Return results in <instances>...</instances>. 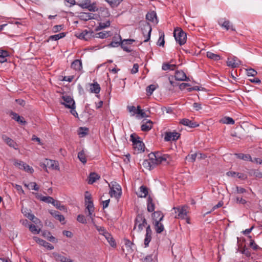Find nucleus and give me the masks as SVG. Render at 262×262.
Here are the masks:
<instances>
[{
  "mask_svg": "<svg viewBox=\"0 0 262 262\" xmlns=\"http://www.w3.org/2000/svg\"><path fill=\"white\" fill-rule=\"evenodd\" d=\"M146 18L152 22L154 21L155 19L157 20V18L156 13L154 11L148 12L146 15Z\"/></svg>",
  "mask_w": 262,
  "mask_h": 262,
  "instance_id": "obj_34",
  "label": "nucleus"
},
{
  "mask_svg": "<svg viewBox=\"0 0 262 262\" xmlns=\"http://www.w3.org/2000/svg\"><path fill=\"white\" fill-rule=\"evenodd\" d=\"M173 36L176 40L182 46L185 43L187 38L186 34L184 32L182 29L177 28L174 29L173 32Z\"/></svg>",
  "mask_w": 262,
  "mask_h": 262,
  "instance_id": "obj_4",
  "label": "nucleus"
},
{
  "mask_svg": "<svg viewBox=\"0 0 262 262\" xmlns=\"http://www.w3.org/2000/svg\"><path fill=\"white\" fill-rule=\"evenodd\" d=\"M110 26V20H107L105 23H100L99 26L96 28V30L98 31L99 30H101L106 27H108Z\"/></svg>",
  "mask_w": 262,
  "mask_h": 262,
  "instance_id": "obj_50",
  "label": "nucleus"
},
{
  "mask_svg": "<svg viewBox=\"0 0 262 262\" xmlns=\"http://www.w3.org/2000/svg\"><path fill=\"white\" fill-rule=\"evenodd\" d=\"M116 188L117 191L115 190L113 187L111 188L110 194L111 196L114 195L116 198H119L121 194V189L119 185H117Z\"/></svg>",
  "mask_w": 262,
  "mask_h": 262,
  "instance_id": "obj_22",
  "label": "nucleus"
},
{
  "mask_svg": "<svg viewBox=\"0 0 262 262\" xmlns=\"http://www.w3.org/2000/svg\"><path fill=\"white\" fill-rule=\"evenodd\" d=\"M28 227L29 228L30 231L34 234L39 233L40 231V229H38L36 226L33 224L28 225Z\"/></svg>",
  "mask_w": 262,
  "mask_h": 262,
  "instance_id": "obj_52",
  "label": "nucleus"
},
{
  "mask_svg": "<svg viewBox=\"0 0 262 262\" xmlns=\"http://www.w3.org/2000/svg\"><path fill=\"white\" fill-rule=\"evenodd\" d=\"M11 115L12 116V118L13 119L18 122L21 125H25L27 124V122L25 120L24 117H20L17 113L13 112H11Z\"/></svg>",
  "mask_w": 262,
  "mask_h": 262,
  "instance_id": "obj_16",
  "label": "nucleus"
},
{
  "mask_svg": "<svg viewBox=\"0 0 262 262\" xmlns=\"http://www.w3.org/2000/svg\"><path fill=\"white\" fill-rule=\"evenodd\" d=\"M147 208L149 212L154 211L155 210V204L153 203L152 199L150 196H149L147 198Z\"/></svg>",
  "mask_w": 262,
  "mask_h": 262,
  "instance_id": "obj_30",
  "label": "nucleus"
},
{
  "mask_svg": "<svg viewBox=\"0 0 262 262\" xmlns=\"http://www.w3.org/2000/svg\"><path fill=\"white\" fill-rule=\"evenodd\" d=\"M91 201H92L91 195L88 191H86L85 193V203Z\"/></svg>",
  "mask_w": 262,
  "mask_h": 262,
  "instance_id": "obj_62",
  "label": "nucleus"
},
{
  "mask_svg": "<svg viewBox=\"0 0 262 262\" xmlns=\"http://www.w3.org/2000/svg\"><path fill=\"white\" fill-rule=\"evenodd\" d=\"M180 134L176 132H166L165 133L164 140L166 141H176L180 138Z\"/></svg>",
  "mask_w": 262,
  "mask_h": 262,
  "instance_id": "obj_10",
  "label": "nucleus"
},
{
  "mask_svg": "<svg viewBox=\"0 0 262 262\" xmlns=\"http://www.w3.org/2000/svg\"><path fill=\"white\" fill-rule=\"evenodd\" d=\"M66 35V34L63 32L59 33L58 34L50 36L49 37V39L53 40H58L60 38H63Z\"/></svg>",
  "mask_w": 262,
  "mask_h": 262,
  "instance_id": "obj_43",
  "label": "nucleus"
},
{
  "mask_svg": "<svg viewBox=\"0 0 262 262\" xmlns=\"http://www.w3.org/2000/svg\"><path fill=\"white\" fill-rule=\"evenodd\" d=\"M25 171L29 172L30 173H32L33 172L34 170L33 169L30 167L29 165L25 163V165H24V167H23V169Z\"/></svg>",
  "mask_w": 262,
  "mask_h": 262,
  "instance_id": "obj_60",
  "label": "nucleus"
},
{
  "mask_svg": "<svg viewBox=\"0 0 262 262\" xmlns=\"http://www.w3.org/2000/svg\"><path fill=\"white\" fill-rule=\"evenodd\" d=\"M241 64V61L237 57L234 56H230L228 58L227 65L228 67L235 68L238 67Z\"/></svg>",
  "mask_w": 262,
  "mask_h": 262,
  "instance_id": "obj_9",
  "label": "nucleus"
},
{
  "mask_svg": "<svg viewBox=\"0 0 262 262\" xmlns=\"http://www.w3.org/2000/svg\"><path fill=\"white\" fill-rule=\"evenodd\" d=\"M9 56V54L7 51L0 50V62L3 63L7 61L6 57Z\"/></svg>",
  "mask_w": 262,
  "mask_h": 262,
  "instance_id": "obj_33",
  "label": "nucleus"
},
{
  "mask_svg": "<svg viewBox=\"0 0 262 262\" xmlns=\"http://www.w3.org/2000/svg\"><path fill=\"white\" fill-rule=\"evenodd\" d=\"M71 68L75 71H80L82 69V62L80 60L76 59L71 64Z\"/></svg>",
  "mask_w": 262,
  "mask_h": 262,
  "instance_id": "obj_18",
  "label": "nucleus"
},
{
  "mask_svg": "<svg viewBox=\"0 0 262 262\" xmlns=\"http://www.w3.org/2000/svg\"><path fill=\"white\" fill-rule=\"evenodd\" d=\"M257 74V72L256 71L253 69H250L247 70V75L248 76H255Z\"/></svg>",
  "mask_w": 262,
  "mask_h": 262,
  "instance_id": "obj_59",
  "label": "nucleus"
},
{
  "mask_svg": "<svg viewBox=\"0 0 262 262\" xmlns=\"http://www.w3.org/2000/svg\"><path fill=\"white\" fill-rule=\"evenodd\" d=\"M95 226H96V229L99 232L100 234H101V235L104 236V235H106V233H108L103 227L96 226V225Z\"/></svg>",
  "mask_w": 262,
  "mask_h": 262,
  "instance_id": "obj_53",
  "label": "nucleus"
},
{
  "mask_svg": "<svg viewBox=\"0 0 262 262\" xmlns=\"http://www.w3.org/2000/svg\"><path fill=\"white\" fill-rule=\"evenodd\" d=\"M156 88V85L154 84H150L148 85L146 89L147 95L148 96H150L155 90Z\"/></svg>",
  "mask_w": 262,
  "mask_h": 262,
  "instance_id": "obj_49",
  "label": "nucleus"
},
{
  "mask_svg": "<svg viewBox=\"0 0 262 262\" xmlns=\"http://www.w3.org/2000/svg\"><path fill=\"white\" fill-rule=\"evenodd\" d=\"M62 29V25H55L52 28L53 32H57Z\"/></svg>",
  "mask_w": 262,
  "mask_h": 262,
  "instance_id": "obj_64",
  "label": "nucleus"
},
{
  "mask_svg": "<svg viewBox=\"0 0 262 262\" xmlns=\"http://www.w3.org/2000/svg\"><path fill=\"white\" fill-rule=\"evenodd\" d=\"M2 139L10 147H13L14 149H16V143L14 142L12 139L5 135L2 136Z\"/></svg>",
  "mask_w": 262,
  "mask_h": 262,
  "instance_id": "obj_20",
  "label": "nucleus"
},
{
  "mask_svg": "<svg viewBox=\"0 0 262 262\" xmlns=\"http://www.w3.org/2000/svg\"><path fill=\"white\" fill-rule=\"evenodd\" d=\"M14 164L15 166L18 167L19 169H23L24 165H25V163L21 161L15 160Z\"/></svg>",
  "mask_w": 262,
  "mask_h": 262,
  "instance_id": "obj_57",
  "label": "nucleus"
},
{
  "mask_svg": "<svg viewBox=\"0 0 262 262\" xmlns=\"http://www.w3.org/2000/svg\"><path fill=\"white\" fill-rule=\"evenodd\" d=\"M86 209H88L89 213H92L94 210V207L93 201L86 202Z\"/></svg>",
  "mask_w": 262,
  "mask_h": 262,
  "instance_id": "obj_48",
  "label": "nucleus"
},
{
  "mask_svg": "<svg viewBox=\"0 0 262 262\" xmlns=\"http://www.w3.org/2000/svg\"><path fill=\"white\" fill-rule=\"evenodd\" d=\"M25 215L28 219L32 221L35 224H38L40 222L39 220L33 214H26Z\"/></svg>",
  "mask_w": 262,
  "mask_h": 262,
  "instance_id": "obj_39",
  "label": "nucleus"
},
{
  "mask_svg": "<svg viewBox=\"0 0 262 262\" xmlns=\"http://www.w3.org/2000/svg\"><path fill=\"white\" fill-rule=\"evenodd\" d=\"M164 33H162L159 38L158 41L157 42V45L159 46L163 47L164 46Z\"/></svg>",
  "mask_w": 262,
  "mask_h": 262,
  "instance_id": "obj_55",
  "label": "nucleus"
},
{
  "mask_svg": "<svg viewBox=\"0 0 262 262\" xmlns=\"http://www.w3.org/2000/svg\"><path fill=\"white\" fill-rule=\"evenodd\" d=\"M175 218L181 219L182 221H184L188 224H190V219L188 216L187 214H177L175 216Z\"/></svg>",
  "mask_w": 262,
  "mask_h": 262,
  "instance_id": "obj_35",
  "label": "nucleus"
},
{
  "mask_svg": "<svg viewBox=\"0 0 262 262\" xmlns=\"http://www.w3.org/2000/svg\"><path fill=\"white\" fill-rule=\"evenodd\" d=\"M78 158L79 160L83 163L85 164L86 163V159L85 154L83 150L80 151L78 154Z\"/></svg>",
  "mask_w": 262,
  "mask_h": 262,
  "instance_id": "obj_37",
  "label": "nucleus"
},
{
  "mask_svg": "<svg viewBox=\"0 0 262 262\" xmlns=\"http://www.w3.org/2000/svg\"><path fill=\"white\" fill-rule=\"evenodd\" d=\"M221 121L222 123L227 124H234L235 123L234 120L229 117H225L221 120Z\"/></svg>",
  "mask_w": 262,
  "mask_h": 262,
  "instance_id": "obj_42",
  "label": "nucleus"
},
{
  "mask_svg": "<svg viewBox=\"0 0 262 262\" xmlns=\"http://www.w3.org/2000/svg\"><path fill=\"white\" fill-rule=\"evenodd\" d=\"M127 109L130 113H132V112L133 113V114H132V116H134L135 114H136L137 108L135 107V106H127Z\"/></svg>",
  "mask_w": 262,
  "mask_h": 262,
  "instance_id": "obj_61",
  "label": "nucleus"
},
{
  "mask_svg": "<svg viewBox=\"0 0 262 262\" xmlns=\"http://www.w3.org/2000/svg\"><path fill=\"white\" fill-rule=\"evenodd\" d=\"M152 122L150 120L147 121L145 123L141 125V130L143 132L149 131L152 127Z\"/></svg>",
  "mask_w": 262,
  "mask_h": 262,
  "instance_id": "obj_26",
  "label": "nucleus"
},
{
  "mask_svg": "<svg viewBox=\"0 0 262 262\" xmlns=\"http://www.w3.org/2000/svg\"><path fill=\"white\" fill-rule=\"evenodd\" d=\"M136 114L140 115L142 118L149 117L148 115L144 112L143 110H141V107L139 105L137 107Z\"/></svg>",
  "mask_w": 262,
  "mask_h": 262,
  "instance_id": "obj_40",
  "label": "nucleus"
},
{
  "mask_svg": "<svg viewBox=\"0 0 262 262\" xmlns=\"http://www.w3.org/2000/svg\"><path fill=\"white\" fill-rule=\"evenodd\" d=\"M152 230L150 225L147 226L146 228V234L144 241L145 247L149 246V244L151 240Z\"/></svg>",
  "mask_w": 262,
  "mask_h": 262,
  "instance_id": "obj_11",
  "label": "nucleus"
},
{
  "mask_svg": "<svg viewBox=\"0 0 262 262\" xmlns=\"http://www.w3.org/2000/svg\"><path fill=\"white\" fill-rule=\"evenodd\" d=\"M104 236L110 244L111 246L112 247H116V243L115 241L110 233H106V235H104Z\"/></svg>",
  "mask_w": 262,
  "mask_h": 262,
  "instance_id": "obj_28",
  "label": "nucleus"
},
{
  "mask_svg": "<svg viewBox=\"0 0 262 262\" xmlns=\"http://www.w3.org/2000/svg\"><path fill=\"white\" fill-rule=\"evenodd\" d=\"M236 157L240 159H243L245 161H248L251 160V156L248 154H235Z\"/></svg>",
  "mask_w": 262,
  "mask_h": 262,
  "instance_id": "obj_38",
  "label": "nucleus"
},
{
  "mask_svg": "<svg viewBox=\"0 0 262 262\" xmlns=\"http://www.w3.org/2000/svg\"><path fill=\"white\" fill-rule=\"evenodd\" d=\"M143 166L148 169L151 170L156 166L155 160L149 158L148 160H145L142 163Z\"/></svg>",
  "mask_w": 262,
  "mask_h": 262,
  "instance_id": "obj_14",
  "label": "nucleus"
},
{
  "mask_svg": "<svg viewBox=\"0 0 262 262\" xmlns=\"http://www.w3.org/2000/svg\"><path fill=\"white\" fill-rule=\"evenodd\" d=\"M249 173L250 176H253L257 178H262V172L258 170H251Z\"/></svg>",
  "mask_w": 262,
  "mask_h": 262,
  "instance_id": "obj_44",
  "label": "nucleus"
},
{
  "mask_svg": "<svg viewBox=\"0 0 262 262\" xmlns=\"http://www.w3.org/2000/svg\"><path fill=\"white\" fill-rule=\"evenodd\" d=\"M148 225H149L147 224L143 214H138L135 220L133 230H137L138 232L140 233L143 231L144 228H146Z\"/></svg>",
  "mask_w": 262,
  "mask_h": 262,
  "instance_id": "obj_2",
  "label": "nucleus"
},
{
  "mask_svg": "<svg viewBox=\"0 0 262 262\" xmlns=\"http://www.w3.org/2000/svg\"><path fill=\"white\" fill-rule=\"evenodd\" d=\"M153 214V220L154 222L153 224L155 226V229L157 233H161L163 231L164 229V227L163 225L161 223V221L163 220L164 215L163 214H161V216L160 217L159 220H155V217H157L156 215H160V214Z\"/></svg>",
  "mask_w": 262,
  "mask_h": 262,
  "instance_id": "obj_6",
  "label": "nucleus"
},
{
  "mask_svg": "<svg viewBox=\"0 0 262 262\" xmlns=\"http://www.w3.org/2000/svg\"><path fill=\"white\" fill-rule=\"evenodd\" d=\"M250 246L254 250H256L259 248V247L255 243L254 241L252 239L250 240Z\"/></svg>",
  "mask_w": 262,
  "mask_h": 262,
  "instance_id": "obj_63",
  "label": "nucleus"
},
{
  "mask_svg": "<svg viewBox=\"0 0 262 262\" xmlns=\"http://www.w3.org/2000/svg\"><path fill=\"white\" fill-rule=\"evenodd\" d=\"M136 193L139 197L145 198L148 193V188L144 185H142L139 188V192Z\"/></svg>",
  "mask_w": 262,
  "mask_h": 262,
  "instance_id": "obj_17",
  "label": "nucleus"
},
{
  "mask_svg": "<svg viewBox=\"0 0 262 262\" xmlns=\"http://www.w3.org/2000/svg\"><path fill=\"white\" fill-rule=\"evenodd\" d=\"M40 166L42 167L43 168H45L46 171H47V167L56 170L59 169L58 162L52 160L46 159L45 163L42 164Z\"/></svg>",
  "mask_w": 262,
  "mask_h": 262,
  "instance_id": "obj_8",
  "label": "nucleus"
},
{
  "mask_svg": "<svg viewBox=\"0 0 262 262\" xmlns=\"http://www.w3.org/2000/svg\"><path fill=\"white\" fill-rule=\"evenodd\" d=\"M62 99L63 102H61V104L64 105L66 107L69 108H75V101L73 99L67 95L62 96Z\"/></svg>",
  "mask_w": 262,
  "mask_h": 262,
  "instance_id": "obj_7",
  "label": "nucleus"
},
{
  "mask_svg": "<svg viewBox=\"0 0 262 262\" xmlns=\"http://www.w3.org/2000/svg\"><path fill=\"white\" fill-rule=\"evenodd\" d=\"M188 207L186 205H184L182 206H179L177 207H173L172 210L174 211V213H188Z\"/></svg>",
  "mask_w": 262,
  "mask_h": 262,
  "instance_id": "obj_24",
  "label": "nucleus"
},
{
  "mask_svg": "<svg viewBox=\"0 0 262 262\" xmlns=\"http://www.w3.org/2000/svg\"><path fill=\"white\" fill-rule=\"evenodd\" d=\"M90 3H91L90 0H84L80 4L77 3V5H78L82 8L86 9Z\"/></svg>",
  "mask_w": 262,
  "mask_h": 262,
  "instance_id": "obj_56",
  "label": "nucleus"
},
{
  "mask_svg": "<svg viewBox=\"0 0 262 262\" xmlns=\"http://www.w3.org/2000/svg\"><path fill=\"white\" fill-rule=\"evenodd\" d=\"M88 13L85 12H81L79 15V18L81 20L84 21H87L90 20L89 16Z\"/></svg>",
  "mask_w": 262,
  "mask_h": 262,
  "instance_id": "obj_54",
  "label": "nucleus"
},
{
  "mask_svg": "<svg viewBox=\"0 0 262 262\" xmlns=\"http://www.w3.org/2000/svg\"><path fill=\"white\" fill-rule=\"evenodd\" d=\"M100 178V176L95 172L91 173L89 177L88 183L89 184H93L97 180H98Z\"/></svg>",
  "mask_w": 262,
  "mask_h": 262,
  "instance_id": "obj_31",
  "label": "nucleus"
},
{
  "mask_svg": "<svg viewBox=\"0 0 262 262\" xmlns=\"http://www.w3.org/2000/svg\"><path fill=\"white\" fill-rule=\"evenodd\" d=\"M37 198L42 202L47 203H51L52 204H53V202L55 200L51 196H45L41 194H38Z\"/></svg>",
  "mask_w": 262,
  "mask_h": 262,
  "instance_id": "obj_23",
  "label": "nucleus"
},
{
  "mask_svg": "<svg viewBox=\"0 0 262 262\" xmlns=\"http://www.w3.org/2000/svg\"><path fill=\"white\" fill-rule=\"evenodd\" d=\"M52 257L56 260L61 262H73V260L69 257H65L57 252L52 253Z\"/></svg>",
  "mask_w": 262,
  "mask_h": 262,
  "instance_id": "obj_13",
  "label": "nucleus"
},
{
  "mask_svg": "<svg viewBox=\"0 0 262 262\" xmlns=\"http://www.w3.org/2000/svg\"><path fill=\"white\" fill-rule=\"evenodd\" d=\"M53 205L59 210L63 212H67L66 207L63 204H62L60 201L58 200H55V201L53 202Z\"/></svg>",
  "mask_w": 262,
  "mask_h": 262,
  "instance_id": "obj_29",
  "label": "nucleus"
},
{
  "mask_svg": "<svg viewBox=\"0 0 262 262\" xmlns=\"http://www.w3.org/2000/svg\"><path fill=\"white\" fill-rule=\"evenodd\" d=\"M112 7H117L122 0H105Z\"/></svg>",
  "mask_w": 262,
  "mask_h": 262,
  "instance_id": "obj_45",
  "label": "nucleus"
},
{
  "mask_svg": "<svg viewBox=\"0 0 262 262\" xmlns=\"http://www.w3.org/2000/svg\"><path fill=\"white\" fill-rule=\"evenodd\" d=\"M118 39H119V41L116 40H113L109 45V47H118L119 46L121 45V37L120 36H118Z\"/></svg>",
  "mask_w": 262,
  "mask_h": 262,
  "instance_id": "obj_46",
  "label": "nucleus"
},
{
  "mask_svg": "<svg viewBox=\"0 0 262 262\" xmlns=\"http://www.w3.org/2000/svg\"><path fill=\"white\" fill-rule=\"evenodd\" d=\"M227 175L229 177H237L241 180H246L247 178L246 174L243 173L236 172L234 171H228L227 172Z\"/></svg>",
  "mask_w": 262,
  "mask_h": 262,
  "instance_id": "obj_19",
  "label": "nucleus"
},
{
  "mask_svg": "<svg viewBox=\"0 0 262 262\" xmlns=\"http://www.w3.org/2000/svg\"><path fill=\"white\" fill-rule=\"evenodd\" d=\"M54 215V217L60 221V222L62 224H64L66 223L65 222V219L63 215H62L61 214H52Z\"/></svg>",
  "mask_w": 262,
  "mask_h": 262,
  "instance_id": "obj_51",
  "label": "nucleus"
},
{
  "mask_svg": "<svg viewBox=\"0 0 262 262\" xmlns=\"http://www.w3.org/2000/svg\"><path fill=\"white\" fill-rule=\"evenodd\" d=\"M141 30L143 35L145 37V39L143 42H147L150 38V34L152 30L150 25L147 22H144L141 25Z\"/></svg>",
  "mask_w": 262,
  "mask_h": 262,
  "instance_id": "obj_5",
  "label": "nucleus"
},
{
  "mask_svg": "<svg viewBox=\"0 0 262 262\" xmlns=\"http://www.w3.org/2000/svg\"><path fill=\"white\" fill-rule=\"evenodd\" d=\"M90 91L91 93L98 94L100 91V87L99 84L97 82L90 84Z\"/></svg>",
  "mask_w": 262,
  "mask_h": 262,
  "instance_id": "obj_25",
  "label": "nucleus"
},
{
  "mask_svg": "<svg viewBox=\"0 0 262 262\" xmlns=\"http://www.w3.org/2000/svg\"><path fill=\"white\" fill-rule=\"evenodd\" d=\"M207 57L211 59H212L215 61L219 60L221 59V57L219 55L214 54L211 52H207Z\"/></svg>",
  "mask_w": 262,
  "mask_h": 262,
  "instance_id": "obj_36",
  "label": "nucleus"
},
{
  "mask_svg": "<svg viewBox=\"0 0 262 262\" xmlns=\"http://www.w3.org/2000/svg\"><path fill=\"white\" fill-rule=\"evenodd\" d=\"M93 32L84 30L79 34V38L80 39H82L85 40H88L89 39L91 38V36H93Z\"/></svg>",
  "mask_w": 262,
  "mask_h": 262,
  "instance_id": "obj_21",
  "label": "nucleus"
},
{
  "mask_svg": "<svg viewBox=\"0 0 262 262\" xmlns=\"http://www.w3.org/2000/svg\"><path fill=\"white\" fill-rule=\"evenodd\" d=\"M77 221L82 224L86 223V220L84 215L82 214H79L77 218Z\"/></svg>",
  "mask_w": 262,
  "mask_h": 262,
  "instance_id": "obj_58",
  "label": "nucleus"
},
{
  "mask_svg": "<svg viewBox=\"0 0 262 262\" xmlns=\"http://www.w3.org/2000/svg\"><path fill=\"white\" fill-rule=\"evenodd\" d=\"M174 78L176 80L178 81H189V78L186 76V74L183 71H176Z\"/></svg>",
  "mask_w": 262,
  "mask_h": 262,
  "instance_id": "obj_12",
  "label": "nucleus"
},
{
  "mask_svg": "<svg viewBox=\"0 0 262 262\" xmlns=\"http://www.w3.org/2000/svg\"><path fill=\"white\" fill-rule=\"evenodd\" d=\"M219 24L223 27L226 28L227 30L229 29L232 31H235V29L234 28L232 25H231V23L229 20H225L223 23H221L219 21Z\"/></svg>",
  "mask_w": 262,
  "mask_h": 262,
  "instance_id": "obj_27",
  "label": "nucleus"
},
{
  "mask_svg": "<svg viewBox=\"0 0 262 262\" xmlns=\"http://www.w3.org/2000/svg\"><path fill=\"white\" fill-rule=\"evenodd\" d=\"M25 186L29 189H32L36 191H38L39 187L37 186L35 182H30L28 184H25Z\"/></svg>",
  "mask_w": 262,
  "mask_h": 262,
  "instance_id": "obj_41",
  "label": "nucleus"
},
{
  "mask_svg": "<svg viewBox=\"0 0 262 262\" xmlns=\"http://www.w3.org/2000/svg\"><path fill=\"white\" fill-rule=\"evenodd\" d=\"M79 130L78 135H80L81 137L86 135L89 131V129L88 128L82 127H80L79 128Z\"/></svg>",
  "mask_w": 262,
  "mask_h": 262,
  "instance_id": "obj_47",
  "label": "nucleus"
},
{
  "mask_svg": "<svg viewBox=\"0 0 262 262\" xmlns=\"http://www.w3.org/2000/svg\"><path fill=\"white\" fill-rule=\"evenodd\" d=\"M34 239L39 245L43 246L49 250H52L54 249V246L52 244L43 239H40L37 237H34Z\"/></svg>",
  "mask_w": 262,
  "mask_h": 262,
  "instance_id": "obj_15",
  "label": "nucleus"
},
{
  "mask_svg": "<svg viewBox=\"0 0 262 262\" xmlns=\"http://www.w3.org/2000/svg\"><path fill=\"white\" fill-rule=\"evenodd\" d=\"M110 36V32H107L105 31L96 33L95 35H93V36L95 37L100 38H106Z\"/></svg>",
  "mask_w": 262,
  "mask_h": 262,
  "instance_id": "obj_32",
  "label": "nucleus"
},
{
  "mask_svg": "<svg viewBox=\"0 0 262 262\" xmlns=\"http://www.w3.org/2000/svg\"><path fill=\"white\" fill-rule=\"evenodd\" d=\"M140 138L135 134L130 135V140L133 142V146L135 151L137 153H140L144 151V144L140 140Z\"/></svg>",
  "mask_w": 262,
  "mask_h": 262,
  "instance_id": "obj_3",
  "label": "nucleus"
},
{
  "mask_svg": "<svg viewBox=\"0 0 262 262\" xmlns=\"http://www.w3.org/2000/svg\"><path fill=\"white\" fill-rule=\"evenodd\" d=\"M149 158L155 160L156 165L164 163L165 164H170L172 161L171 157L167 154H162L160 152L157 151L155 153L151 152L148 155Z\"/></svg>",
  "mask_w": 262,
  "mask_h": 262,
  "instance_id": "obj_1",
  "label": "nucleus"
}]
</instances>
